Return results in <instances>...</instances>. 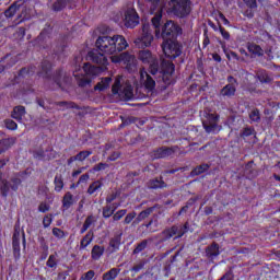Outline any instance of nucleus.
I'll return each mask as SVG.
<instances>
[{
    "mask_svg": "<svg viewBox=\"0 0 280 280\" xmlns=\"http://www.w3.org/2000/svg\"><path fill=\"white\" fill-rule=\"evenodd\" d=\"M96 47L102 54L117 56V54H121L124 49H128V42L124 35H103L96 39Z\"/></svg>",
    "mask_w": 280,
    "mask_h": 280,
    "instance_id": "nucleus-1",
    "label": "nucleus"
},
{
    "mask_svg": "<svg viewBox=\"0 0 280 280\" xmlns=\"http://www.w3.org/2000/svg\"><path fill=\"white\" fill-rule=\"evenodd\" d=\"M186 233H189V222H185L183 225L174 224L171 228H166L155 237L159 240V244H165L172 237L180 240Z\"/></svg>",
    "mask_w": 280,
    "mask_h": 280,
    "instance_id": "nucleus-2",
    "label": "nucleus"
},
{
    "mask_svg": "<svg viewBox=\"0 0 280 280\" xmlns=\"http://www.w3.org/2000/svg\"><path fill=\"white\" fill-rule=\"evenodd\" d=\"M112 93L114 97L120 102H130V100H135L132 85L128 81L121 83V77L115 79V82L112 85Z\"/></svg>",
    "mask_w": 280,
    "mask_h": 280,
    "instance_id": "nucleus-3",
    "label": "nucleus"
},
{
    "mask_svg": "<svg viewBox=\"0 0 280 280\" xmlns=\"http://www.w3.org/2000/svg\"><path fill=\"white\" fill-rule=\"evenodd\" d=\"M83 71L84 73L74 75L77 84L81 89H91V82H93V78L97 75V68L90 63H84Z\"/></svg>",
    "mask_w": 280,
    "mask_h": 280,
    "instance_id": "nucleus-4",
    "label": "nucleus"
},
{
    "mask_svg": "<svg viewBox=\"0 0 280 280\" xmlns=\"http://www.w3.org/2000/svg\"><path fill=\"white\" fill-rule=\"evenodd\" d=\"M172 14L185 19L191 14V0H171L168 2Z\"/></svg>",
    "mask_w": 280,
    "mask_h": 280,
    "instance_id": "nucleus-5",
    "label": "nucleus"
},
{
    "mask_svg": "<svg viewBox=\"0 0 280 280\" xmlns=\"http://www.w3.org/2000/svg\"><path fill=\"white\" fill-rule=\"evenodd\" d=\"M138 60H140L142 65H149V71L152 75H156V73H159V58L156 55L152 54L151 50H140L138 52Z\"/></svg>",
    "mask_w": 280,
    "mask_h": 280,
    "instance_id": "nucleus-6",
    "label": "nucleus"
},
{
    "mask_svg": "<svg viewBox=\"0 0 280 280\" xmlns=\"http://www.w3.org/2000/svg\"><path fill=\"white\" fill-rule=\"evenodd\" d=\"M151 3L150 12L154 14L151 19L152 26L155 30V36L161 34V21L163 19V4H161V0H147Z\"/></svg>",
    "mask_w": 280,
    "mask_h": 280,
    "instance_id": "nucleus-7",
    "label": "nucleus"
},
{
    "mask_svg": "<svg viewBox=\"0 0 280 280\" xmlns=\"http://www.w3.org/2000/svg\"><path fill=\"white\" fill-rule=\"evenodd\" d=\"M152 40H154V35H152L150 24H143L142 33L135 39V45L139 48L150 47L152 45Z\"/></svg>",
    "mask_w": 280,
    "mask_h": 280,
    "instance_id": "nucleus-8",
    "label": "nucleus"
},
{
    "mask_svg": "<svg viewBox=\"0 0 280 280\" xmlns=\"http://www.w3.org/2000/svg\"><path fill=\"white\" fill-rule=\"evenodd\" d=\"M162 51L164 52L166 58H171V60L178 58V56L183 54V50H180V46L172 39H166L163 42Z\"/></svg>",
    "mask_w": 280,
    "mask_h": 280,
    "instance_id": "nucleus-9",
    "label": "nucleus"
},
{
    "mask_svg": "<svg viewBox=\"0 0 280 280\" xmlns=\"http://www.w3.org/2000/svg\"><path fill=\"white\" fill-rule=\"evenodd\" d=\"M206 114V120L202 121V126L208 133L218 135L220 132V127L218 126V121H220V115L218 114H211V113H205Z\"/></svg>",
    "mask_w": 280,
    "mask_h": 280,
    "instance_id": "nucleus-10",
    "label": "nucleus"
},
{
    "mask_svg": "<svg viewBox=\"0 0 280 280\" xmlns=\"http://www.w3.org/2000/svg\"><path fill=\"white\" fill-rule=\"evenodd\" d=\"M180 32V26L176 24L174 21L170 20L162 27L161 36L163 40H174L178 33Z\"/></svg>",
    "mask_w": 280,
    "mask_h": 280,
    "instance_id": "nucleus-11",
    "label": "nucleus"
},
{
    "mask_svg": "<svg viewBox=\"0 0 280 280\" xmlns=\"http://www.w3.org/2000/svg\"><path fill=\"white\" fill-rule=\"evenodd\" d=\"M21 183H23V180H21V178L19 177H12L10 182L7 179H3L0 184V191H1L2 198H8V194H10V189H12V191H19V187H21Z\"/></svg>",
    "mask_w": 280,
    "mask_h": 280,
    "instance_id": "nucleus-12",
    "label": "nucleus"
},
{
    "mask_svg": "<svg viewBox=\"0 0 280 280\" xmlns=\"http://www.w3.org/2000/svg\"><path fill=\"white\" fill-rule=\"evenodd\" d=\"M112 62H114L115 65L119 63V62H124V65L127 66V69H132V67H135V62H137V59L135 57V55L125 51L121 54H117L110 57Z\"/></svg>",
    "mask_w": 280,
    "mask_h": 280,
    "instance_id": "nucleus-13",
    "label": "nucleus"
},
{
    "mask_svg": "<svg viewBox=\"0 0 280 280\" xmlns=\"http://www.w3.org/2000/svg\"><path fill=\"white\" fill-rule=\"evenodd\" d=\"M140 84H142L148 93H152L156 89V81L145 71V68L140 69Z\"/></svg>",
    "mask_w": 280,
    "mask_h": 280,
    "instance_id": "nucleus-14",
    "label": "nucleus"
},
{
    "mask_svg": "<svg viewBox=\"0 0 280 280\" xmlns=\"http://www.w3.org/2000/svg\"><path fill=\"white\" fill-rule=\"evenodd\" d=\"M124 23L125 26L129 27L130 30H135V27L139 25V13H137V10L128 8L125 11Z\"/></svg>",
    "mask_w": 280,
    "mask_h": 280,
    "instance_id": "nucleus-15",
    "label": "nucleus"
},
{
    "mask_svg": "<svg viewBox=\"0 0 280 280\" xmlns=\"http://www.w3.org/2000/svg\"><path fill=\"white\" fill-rule=\"evenodd\" d=\"M176 150H178L177 145L158 148L151 152V159H167V156H172V154H175Z\"/></svg>",
    "mask_w": 280,
    "mask_h": 280,
    "instance_id": "nucleus-16",
    "label": "nucleus"
},
{
    "mask_svg": "<svg viewBox=\"0 0 280 280\" xmlns=\"http://www.w3.org/2000/svg\"><path fill=\"white\" fill-rule=\"evenodd\" d=\"M55 84H57L58 89L65 91L71 84V77L65 73L62 70H57L52 77Z\"/></svg>",
    "mask_w": 280,
    "mask_h": 280,
    "instance_id": "nucleus-17",
    "label": "nucleus"
},
{
    "mask_svg": "<svg viewBox=\"0 0 280 280\" xmlns=\"http://www.w3.org/2000/svg\"><path fill=\"white\" fill-rule=\"evenodd\" d=\"M228 82L229 84H226L220 91V95H222L223 97H233V95H235V91H237V85H238L237 79H235L233 75H229Z\"/></svg>",
    "mask_w": 280,
    "mask_h": 280,
    "instance_id": "nucleus-18",
    "label": "nucleus"
},
{
    "mask_svg": "<svg viewBox=\"0 0 280 280\" xmlns=\"http://www.w3.org/2000/svg\"><path fill=\"white\" fill-rule=\"evenodd\" d=\"M88 60H91L94 65H100V67H106V65H108L106 56L97 49L88 52Z\"/></svg>",
    "mask_w": 280,
    "mask_h": 280,
    "instance_id": "nucleus-19",
    "label": "nucleus"
},
{
    "mask_svg": "<svg viewBox=\"0 0 280 280\" xmlns=\"http://www.w3.org/2000/svg\"><path fill=\"white\" fill-rule=\"evenodd\" d=\"M13 257L15 261L21 259V231L14 230L12 237Z\"/></svg>",
    "mask_w": 280,
    "mask_h": 280,
    "instance_id": "nucleus-20",
    "label": "nucleus"
},
{
    "mask_svg": "<svg viewBox=\"0 0 280 280\" xmlns=\"http://www.w3.org/2000/svg\"><path fill=\"white\" fill-rule=\"evenodd\" d=\"M161 71L163 73V81L165 84H170V78L175 71V66L172 61L162 60Z\"/></svg>",
    "mask_w": 280,
    "mask_h": 280,
    "instance_id": "nucleus-21",
    "label": "nucleus"
},
{
    "mask_svg": "<svg viewBox=\"0 0 280 280\" xmlns=\"http://www.w3.org/2000/svg\"><path fill=\"white\" fill-rule=\"evenodd\" d=\"M220 245L217 242H212L211 245L206 247V257L213 261V259H218L221 255Z\"/></svg>",
    "mask_w": 280,
    "mask_h": 280,
    "instance_id": "nucleus-22",
    "label": "nucleus"
},
{
    "mask_svg": "<svg viewBox=\"0 0 280 280\" xmlns=\"http://www.w3.org/2000/svg\"><path fill=\"white\" fill-rule=\"evenodd\" d=\"M75 202H78V200L75 197H73V194H71V191H67L61 200V210L69 211V209H71Z\"/></svg>",
    "mask_w": 280,
    "mask_h": 280,
    "instance_id": "nucleus-23",
    "label": "nucleus"
},
{
    "mask_svg": "<svg viewBox=\"0 0 280 280\" xmlns=\"http://www.w3.org/2000/svg\"><path fill=\"white\" fill-rule=\"evenodd\" d=\"M91 154H93V151H89V150L80 151L77 155L70 156L68 159L67 165H71V164L75 163V161H79L82 163V162L86 161V159H89V156H91Z\"/></svg>",
    "mask_w": 280,
    "mask_h": 280,
    "instance_id": "nucleus-24",
    "label": "nucleus"
},
{
    "mask_svg": "<svg viewBox=\"0 0 280 280\" xmlns=\"http://www.w3.org/2000/svg\"><path fill=\"white\" fill-rule=\"evenodd\" d=\"M25 2L23 0H18L15 2H13L5 11H4V16L7 19H12V16H14V14H16V12L19 10H21V8H23V4Z\"/></svg>",
    "mask_w": 280,
    "mask_h": 280,
    "instance_id": "nucleus-25",
    "label": "nucleus"
},
{
    "mask_svg": "<svg viewBox=\"0 0 280 280\" xmlns=\"http://www.w3.org/2000/svg\"><path fill=\"white\" fill-rule=\"evenodd\" d=\"M148 189H165L167 184L163 180V177H155L147 183Z\"/></svg>",
    "mask_w": 280,
    "mask_h": 280,
    "instance_id": "nucleus-26",
    "label": "nucleus"
},
{
    "mask_svg": "<svg viewBox=\"0 0 280 280\" xmlns=\"http://www.w3.org/2000/svg\"><path fill=\"white\" fill-rule=\"evenodd\" d=\"M106 248L102 245H94L91 250V258L93 261H100L102 257L104 256Z\"/></svg>",
    "mask_w": 280,
    "mask_h": 280,
    "instance_id": "nucleus-27",
    "label": "nucleus"
},
{
    "mask_svg": "<svg viewBox=\"0 0 280 280\" xmlns=\"http://www.w3.org/2000/svg\"><path fill=\"white\" fill-rule=\"evenodd\" d=\"M154 209H156V207H149L145 210H142L135 219V224H139L140 222H143V220H147V218H150V215H152V213H154Z\"/></svg>",
    "mask_w": 280,
    "mask_h": 280,
    "instance_id": "nucleus-28",
    "label": "nucleus"
},
{
    "mask_svg": "<svg viewBox=\"0 0 280 280\" xmlns=\"http://www.w3.org/2000/svg\"><path fill=\"white\" fill-rule=\"evenodd\" d=\"M75 0H56L52 5H51V10L54 12H62V10H65V8H67V5L74 3Z\"/></svg>",
    "mask_w": 280,
    "mask_h": 280,
    "instance_id": "nucleus-29",
    "label": "nucleus"
},
{
    "mask_svg": "<svg viewBox=\"0 0 280 280\" xmlns=\"http://www.w3.org/2000/svg\"><path fill=\"white\" fill-rule=\"evenodd\" d=\"M124 236V233L115 234L114 237L109 240V247L113 248L112 253H117L119 250V246H121V237Z\"/></svg>",
    "mask_w": 280,
    "mask_h": 280,
    "instance_id": "nucleus-30",
    "label": "nucleus"
},
{
    "mask_svg": "<svg viewBox=\"0 0 280 280\" xmlns=\"http://www.w3.org/2000/svg\"><path fill=\"white\" fill-rule=\"evenodd\" d=\"M93 240H95V234L93 231H89L80 241V250H84L88 246H90Z\"/></svg>",
    "mask_w": 280,
    "mask_h": 280,
    "instance_id": "nucleus-31",
    "label": "nucleus"
},
{
    "mask_svg": "<svg viewBox=\"0 0 280 280\" xmlns=\"http://www.w3.org/2000/svg\"><path fill=\"white\" fill-rule=\"evenodd\" d=\"M247 50L249 54H252V56H257L258 58L264 56V48L255 43H247Z\"/></svg>",
    "mask_w": 280,
    "mask_h": 280,
    "instance_id": "nucleus-32",
    "label": "nucleus"
},
{
    "mask_svg": "<svg viewBox=\"0 0 280 280\" xmlns=\"http://www.w3.org/2000/svg\"><path fill=\"white\" fill-rule=\"evenodd\" d=\"M256 78L261 82V84H270L272 82V77L268 74V71L260 69L256 72Z\"/></svg>",
    "mask_w": 280,
    "mask_h": 280,
    "instance_id": "nucleus-33",
    "label": "nucleus"
},
{
    "mask_svg": "<svg viewBox=\"0 0 280 280\" xmlns=\"http://www.w3.org/2000/svg\"><path fill=\"white\" fill-rule=\"evenodd\" d=\"M40 78L49 79L51 78V62L43 61L42 62V70L38 72Z\"/></svg>",
    "mask_w": 280,
    "mask_h": 280,
    "instance_id": "nucleus-34",
    "label": "nucleus"
},
{
    "mask_svg": "<svg viewBox=\"0 0 280 280\" xmlns=\"http://www.w3.org/2000/svg\"><path fill=\"white\" fill-rule=\"evenodd\" d=\"M110 82H113V78H102L101 81L94 86V91H106V89L110 88Z\"/></svg>",
    "mask_w": 280,
    "mask_h": 280,
    "instance_id": "nucleus-35",
    "label": "nucleus"
},
{
    "mask_svg": "<svg viewBox=\"0 0 280 280\" xmlns=\"http://www.w3.org/2000/svg\"><path fill=\"white\" fill-rule=\"evenodd\" d=\"M122 126H130V124H138V126H145V119H139L135 116L127 118L121 117Z\"/></svg>",
    "mask_w": 280,
    "mask_h": 280,
    "instance_id": "nucleus-36",
    "label": "nucleus"
},
{
    "mask_svg": "<svg viewBox=\"0 0 280 280\" xmlns=\"http://www.w3.org/2000/svg\"><path fill=\"white\" fill-rule=\"evenodd\" d=\"M14 145V138H5L0 140V154L8 152Z\"/></svg>",
    "mask_w": 280,
    "mask_h": 280,
    "instance_id": "nucleus-37",
    "label": "nucleus"
},
{
    "mask_svg": "<svg viewBox=\"0 0 280 280\" xmlns=\"http://www.w3.org/2000/svg\"><path fill=\"white\" fill-rule=\"evenodd\" d=\"M211 165L203 163L198 166H196L191 172L190 176H200V174H205V172H209Z\"/></svg>",
    "mask_w": 280,
    "mask_h": 280,
    "instance_id": "nucleus-38",
    "label": "nucleus"
},
{
    "mask_svg": "<svg viewBox=\"0 0 280 280\" xmlns=\"http://www.w3.org/2000/svg\"><path fill=\"white\" fill-rule=\"evenodd\" d=\"M23 115H25V106H15L11 117L12 119H16V121H21L23 119Z\"/></svg>",
    "mask_w": 280,
    "mask_h": 280,
    "instance_id": "nucleus-39",
    "label": "nucleus"
},
{
    "mask_svg": "<svg viewBox=\"0 0 280 280\" xmlns=\"http://www.w3.org/2000/svg\"><path fill=\"white\" fill-rule=\"evenodd\" d=\"M119 272H121L120 268H112L103 275V280H115L119 277Z\"/></svg>",
    "mask_w": 280,
    "mask_h": 280,
    "instance_id": "nucleus-40",
    "label": "nucleus"
},
{
    "mask_svg": "<svg viewBox=\"0 0 280 280\" xmlns=\"http://www.w3.org/2000/svg\"><path fill=\"white\" fill-rule=\"evenodd\" d=\"M104 187V183H102V180L97 179L95 182H93L92 184H90V186L88 187V194L89 196H93V194H95V191H100V189Z\"/></svg>",
    "mask_w": 280,
    "mask_h": 280,
    "instance_id": "nucleus-41",
    "label": "nucleus"
},
{
    "mask_svg": "<svg viewBox=\"0 0 280 280\" xmlns=\"http://www.w3.org/2000/svg\"><path fill=\"white\" fill-rule=\"evenodd\" d=\"M148 242H152V240H143L142 242L138 243L132 250V255H139L140 253H143V250L148 248Z\"/></svg>",
    "mask_w": 280,
    "mask_h": 280,
    "instance_id": "nucleus-42",
    "label": "nucleus"
},
{
    "mask_svg": "<svg viewBox=\"0 0 280 280\" xmlns=\"http://www.w3.org/2000/svg\"><path fill=\"white\" fill-rule=\"evenodd\" d=\"M30 20V13L27 12V7L24 4L21 7V13L16 18V24L23 23V21Z\"/></svg>",
    "mask_w": 280,
    "mask_h": 280,
    "instance_id": "nucleus-43",
    "label": "nucleus"
},
{
    "mask_svg": "<svg viewBox=\"0 0 280 280\" xmlns=\"http://www.w3.org/2000/svg\"><path fill=\"white\" fill-rule=\"evenodd\" d=\"M249 119L252 124H259V121H261V114L259 113V109L255 108L249 112Z\"/></svg>",
    "mask_w": 280,
    "mask_h": 280,
    "instance_id": "nucleus-44",
    "label": "nucleus"
},
{
    "mask_svg": "<svg viewBox=\"0 0 280 280\" xmlns=\"http://www.w3.org/2000/svg\"><path fill=\"white\" fill-rule=\"evenodd\" d=\"M55 191L60 192L65 188V182L62 180V176H55L54 179Z\"/></svg>",
    "mask_w": 280,
    "mask_h": 280,
    "instance_id": "nucleus-45",
    "label": "nucleus"
},
{
    "mask_svg": "<svg viewBox=\"0 0 280 280\" xmlns=\"http://www.w3.org/2000/svg\"><path fill=\"white\" fill-rule=\"evenodd\" d=\"M114 214H115V212L110 205L103 207L102 215L105 220H108V218H113Z\"/></svg>",
    "mask_w": 280,
    "mask_h": 280,
    "instance_id": "nucleus-46",
    "label": "nucleus"
},
{
    "mask_svg": "<svg viewBox=\"0 0 280 280\" xmlns=\"http://www.w3.org/2000/svg\"><path fill=\"white\" fill-rule=\"evenodd\" d=\"M46 266H47L48 268H54V269L58 268V259L56 258V255H50V256L48 257V260H47V262H46Z\"/></svg>",
    "mask_w": 280,
    "mask_h": 280,
    "instance_id": "nucleus-47",
    "label": "nucleus"
},
{
    "mask_svg": "<svg viewBox=\"0 0 280 280\" xmlns=\"http://www.w3.org/2000/svg\"><path fill=\"white\" fill-rule=\"evenodd\" d=\"M126 213H128V210H126V209H121V210L114 212L113 221L119 222V220H121L126 215Z\"/></svg>",
    "mask_w": 280,
    "mask_h": 280,
    "instance_id": "nucleus-48",
    "label": "nucleus"
},
{
    "mask_svg": "<svg viewBox=\"0 0 280 280\" xmlns=\"http://www.w3.org/2000/svg\"><path fill=\"white\" fill-rule=\"evenodd\" d=\"M51 222H54V214H46L43 219L44 229H49V226H51Z\"/></svg>",
    "mask_w": 280,
    "mask_h": 280,
    "instance_id": "nucleus-49",
    "label": "nucleus"
},
{
    "mask_svg": "<svg viewBox=\"0 0 280 280\" xmlns=\"http://www.w3.org/2000/svg\"><path fill=\"white\" fill-rule=\"evenodd\" d=\"M4 126L8 130H16L19 128V125L10 118L4 120Z\"/></svg>",
    "mask_w": 280,
    "mask_h": 280,
    "instance_id": "nucleus-50",
    "label": "nucleus"
},
{
    "mask_svg": "<svg viewBox=\"0 0 280 280\" xmlns=\"http://www.w3.org/2000/svg\"><path fill=\"white\" fill-rule=\"evenodd\" d=\"M52 235L56 236L58 240H62L65 237V231H62L60 228H54Z\"/></svg>",
    "mask_w": 280,
    "mask_h": 280,
    "instance_id": "nucleus-51",
    "label": "nucleus"
},
{
    "mask_svg": "<svg viewBox=\"0 0 280 280\" xmlns=\"http://www.w3.org/2000/svg\"><path fill=\"white\" fill-rule=\"evenodd\" d=\"M93 277H95V271L89 270L85 273H83L79 280H92Z\"/></svg>",
    "mask_w": 280,
    "mask_h": 280,
    "instance_id": "nucleus-52",
    "label": "nucleus"
},
{
    "mask_svg": "<svg viewBox=\"0 0 280 280\" xmlns=\"http://www.w3.org/2000/svg\"><path fill=\"white\" fill-rule=\"evenodd\" d=\"M137 218V212L132 211L125 217L124 224H130Z\"/></svg>",
    "mask_w": 280,
    "mask_h": 280,
    "instance_id": "nucleus-53",
    "label": "nucleus"
},
{
    "mask_svg": "<svg viewBox=\"0 0 280 280\" xmlns=\"http://www.w3.org/2000/svg\"><path fill=\"white\" fill-rule=\"evenodd\" d=\"M51 207L47 202H40L38 206L39 213H47Z\"/></svg>",
    "mask_w": 280,
    "mask_h": 280,
    "instance_id": "nucleus-54",
    "label": "nucleus"
},
{
    "mask_svg": "<svg viewBox=\"0 0 280 280\" xmlns=\"http://www.w3.org/2000/svg\"><path fill=\"white\" fill-rule=\"evenodd\" d=\"M106 167H108V164L101 162L93 166L92 172H102L103 170H106Z\"/></svg>",
    "mask_w": 280,
    "mask_h": 280,
    "instance_id": "nucleus-55",
    "label": "nucleus"
},
{
    "mask_svg": "<svg viewBox=\"0 0 280 280\" xmlns=\"http://www.w3.org/2000/svg\"><path fill=\"white\" fill-rule=\"evenodd\" d=\"M95 222V217H93V214L88 215L83 225L88 229H91V225Z\"/></svg>",
    "mask_w": 280,
    "mask_h": 280,
    "instance_id": "nucleus-56",
    "label": "nucleus"
},
{
    "mask_svg": "<svg viewBox=\"0 0 280 280\" xmlns=\"http://www.w3.org/2000/svg\"><path fill=\"white\" fill-rule=\"evenodd\" d=\"M219 32L223 36L224 40H231V34L222 27V25L219 26Z\"/></svg>",
    "mask_w": 280,
    "mask_h": 280,
    "instance_id": "nucleus-57",
    "label": "nucleus"
},
{
    "mask_svg": "<svg viewBox=\"0 0 280 280\" xmlns=\"http://www.w3.org/2000/svg\"><path fill=\"white\" fill-rule=\"evenodd\" d=\"M143 268H145V261H140L138 265H135L131 268L132 272H141V270H143Z\"/></svg>",
    "mask_w": 280,
    "mask_h": 280,
    "instance_id": "nucleus-58",
    "label": "nucleus"
},
{
    "mask_svg": "<svg viewBox=\"0 0 280 280\" xmlns=\"http://www.w3.org/2000/svg\"><path fill=\"white\" fill-rule=\"evenodd\" d=\"M219 280H235V275L229 270Z\"/></svg>",
    "mask_w": 280,
    "mask_h": 280,
    "instance_id": "nucleus-59",
    "label": "nucleus"
},
{
    "mask_svg": "<svg viewBox=\"0 0 280 280\" xmlns=\"http://www.w3.org/2000/svg\"><path fill=\"white\" fill-rule=\"evenodd\" d=\"M225 56L228 58V60H231V58H234V60H240V55H237V52L230 50V51H225Z\"/></svg>",
    "mask_w": 280,
    "mask_h": 280,
    "instance_id": "nucleus-60",
    "label": "nucleus"
},
{
    "mask_svg": "<svg viewBox=\"0 0 280 280\" xmlns=\"http://www.w3.org/2000/svg\"><path fill=\"white\" fill-rule=\"evenodd\" d=\"M34 159H38V161H45V151L44 150L35 151Z\"/></svg>",
    "mask_w": 280,
    "mask_h": 280,
    "instance_id": "nucleus-61",
    "label": "nucleus"
},
{
    "mask_svg": "<svg viewBox=\"0 0 280 280\" xmlns=\"http://www.w3.org/2000/svg\"><path fill=\"white\" fill-rule=\"evenodd\" d=\"M255 132V129L254 128H250V127H246L243 132H242V137H253Z\"/></svg>",
    "mask_w": 280,
    "mask_h": 280,
    "instance_id": "nucleus-62",
    "label": "nucleus"
},
{
    "mask_svg": "<svg viewBox=\"0 0 280 280\" xmlns=\"http://www.w3.org/2000/svg\"><path fill=\"white\" fill-rule=\"evenodd\" d=\"M89 178H91V175H89V173L81 175L78 180V185H82V183H88Z\"/></svg>",
    "mask_w": 280,
    "mask_h": 280,
    "instance_id": "nucleus-63",
    "label": "nucleus"
},
{
    "mask_svg": "<svg viewBox=\"0 0 280 280\" xmlns=\"http://www.w3.org/2000/svg\"><path fill=\"white\" fill-rule=\"evenodd\" d=\"M117 197H118L117 192H113L112 195H109V196L106 197V199H105V200H106V203H107V205L113 203L114 200H117Z\"/></svg>",
    "mask_w": 280,
    "mask_h": 280,
    "instance_id": "nucleus-64",
    "label": "nucleus"
}]
</instances>
